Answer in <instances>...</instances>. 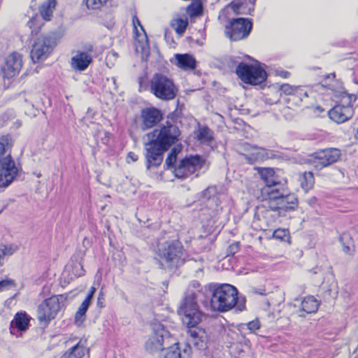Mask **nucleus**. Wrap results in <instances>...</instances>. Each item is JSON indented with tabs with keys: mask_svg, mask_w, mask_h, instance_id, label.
<instances>
[{
	"mask_svg": "<svg viewBox=\"0 0 358 358\" xmlns=\"http://www.w3.org/2000/svg\"><path fill=\"white\" fill-rule=\"evenodd\" d=\"M195 297V293H189L183 299L178 309V314L182 316V322L187 326V333L191 339L189 341L199 350H201L206 348L208 336L205 329L197 327L201 321L203 314L199 308Z\"/></svg>",
	"mask_w": 358,
	"mask_h": 358,
	"instance_id": "nucleus-1",
	"label": "nucleus"
},
{
	"mask_svg": "<svg viewBox=\"0 0 358 358\" xmlns=\"http://www.w3.org/2000/svg\"><path fill=\"white\" fill-rule=\"evenodd\" d=\"M210 308L213 311L225 313L238 303V290L229 284L214 285L210 288Z\"/></svg>",
	"mask_w": 358,
	"mask_h": 358,
	"instance_id": "nucleus-2",
	"label": "nucleus"
},
{
	"mask_svg": "<svg viewBox=\"0 0 358 358\" xmlns=\"http://www.w3.org/2000/svg\"><path fill=\"white\" fill-rule=\"evenodd\" d=\"M159 263L162 268L172 270L183 263L182 245L177 241H166L158 248Z\"/></svg>",
	"mask_w": 358,
	"mask_h": 358,
	"instance_id": "nucleus-3",
	"label": "nucleus"
},
{
	"mask_svg": "<svg viewBox=\"0 0 358 358\" xmlns=\"http://www.w3.org/2000/svg\"><path fill=\"white\" fill-rule=\"evenodd\" d=\"M259 174L265 183L262 189V194L266 199L272 201L281 196L285 195L287 191L285 185L275 175L271 168H259Z\"/></svg>",
	"mask_w": 358,
	"mask_h": 358,
	"instance_id": "nucleus-4",
	"label": "nucleus"
},
{
	"mask_svg": "<svg viewBox=\"0 0 358 358\" xmlns=\"http://www.w3.org/2000/svg\"><path fill=\"white\" fill-rule=\"evenodd\" d=\"M150 91L157 98L169 101L176 97L178 89L171 78L162 73H156L150 80Z\"/></svg>",
	"mask_w": 358,
	"mask_h": 358,
	"instance_id": "nucleus-5",
	"label": "nucleus"
},
{
	"mask_svg": "<svg viewBox=\"0 0 358 358\" xmlns=\"http://www.w3.org/2000/svg\"><path fill=\"white\" fill-rule=\"evenodd\" d=\"M180 131L178 126L167 122L160 129H155L147 134L148 140L153 141L168 150L179 140Z\"/></svg>",
	"mask_w": 358,
	"mask_h": 358,
	"instance_id": "nucleus-6",
	"label": "nucleus"
},
{
	"mask_svg": "<svg viewBox=\"0 0 358 358\" xmlns=\"http://www.w3.org/2000/svg\"><path fill=\"white\" fill-rule=\"evenodd\" d=\"M172 338L170 333L166 330L164 325L161 324H154L152 328V332L145 343V350L150 353L162 351L164 345H171Z\"/></svg>",
	"mask_w": 358,
	"mask_h": 358,
	"instance_id": "nucleus-7",
	"label": "nucleus"
},
{
	"mask_svg": "<svg viewBox=\"0 0 358 358\" xmlns=\"http://www.w3.org/2000/svg\"><path fill=\"white\" fill-rule=\"evenodd\" d=\"M236 73L245 83L254 85L262 83L267 76L266 72L263 69L243 62L238 65Z\"/></svg>",
	"mask_w": 358,
	"mask_h": 358,
	"instance_id": "nucleus-8",
	"label": "nucleus"
},
{
	"mask_svg": "<svg viewBox=\"0 0 358 358\" xmlns=\"http://www.w3.org/2000/svg\"><path fill=\"white\" fill-rule=\"evenodd\" d=\"M55 39L50 36L41 35L36 37L32 44L30 57L36 63L45 59L55 45Z\"/></svg>",
	"mask_w": 358,
	"mask_h": 358,
	"instance_id": "nucleus-9",
	"label": "nucleus"
},
{
	"mask_svg": "<svg viewBox=\"0 0 358 358\" xmlns=\"http://www.w3.org/2000/svg\"><path fill=\"white\" fill-rule=\"evenodd\" d=\"M205 165V160L199 155L189 156L182 159L173 173L176 178L185 179L196 171L201 169Z\"/></svg>",
	"mask_w": 358,
	"mask_h": 358,
	"instance_id": "nucleus-10",
	"label": "nucleus"
},
{
	"mask_svg": "<svg viewBox=\"0 0 358 358\" xmlns=\"http://www.w3.org/2000/svg\"><path fill=\"white\" fill-rule=\"evenodd\" d=\"M60 299L62 296H53L43 301L37 308V318L45 324L53 320L60 310Z\"/></svg>",
	"mask_w": 358,
	"mask_h": 358,
	"instance_id": "nucleus-11",
	"label": "nucleus"
},
{
	"mask_svg": "<svg viewBox=\"0 0 358 358\" xmlns=\"http://www.w3.org/2000/svg\"><path fill=\"white\" fill-rule=\"evenodd\" d=\"M356 97L353 94H344L341 97V103L337 104L329 110V117L337 123H343L350 119L353 115L351 103Z\"/></svg>",
	"mask_w": 358,
	"mask_h": 358,
	"instance_id": "nucleus-12",
	"label": "nucleus"
},
{
	"mask_svg": "<svg viewBox=\"0 0 358 358\" xmlns=\"http://www.w3.org/2000/svg\"><path fill=\"white\" fill-rule=\"evenodd\" d=\"M341 152L336 148L321 150L311 155L308 159V163L316 169L321 170L338 161Z\"/></svg>",
	"mask_w": 358,
	"mask_h": 358,
	"instance_id": "nucleus-13",
	"label": "nucleus"
},
{
	"mask_svg": "<svg viewBox=\"0 0 358 358\" xmlns=\"http://www.w3.org/2000/svg\"><path fill=\"white\" fill-rule=\"evenodd\" d=\"M252 27V23L248 19H233L226 27L225 34L232 41H240L248 37Z\"/></svg>",
	"mask_w": 358,
	"mask_h": 358,
	"instance_id": "nucleus-14",
	"label": "nucleus"
},
{
	"mask_svg": "<svg viewBox=\"0 0 358 358\" xmlns=\"http://www.w3.org/2000/svg\"><path fill=\"white\" fill-rule=\"evenodd\" d=\"M133 25L135 38V50L141 54L143 60L147 59L150 54V45L146 33L136 16L133 17Z\"/></svg>",
	"mask_w": 358,
	"mask_h": 358,
	"instance_id": "nucleus-15",
	"label": "nucleus"
},
{
	"mask_svg": "<svg viewBox=\"0 0 358 358\" xmlns=\"http://www.w3.org/2000/svg\"><path fill=\"white\" fill-rule=\"evenodd\" d=\"M145 146L147 169L157 168L163 161V154L166 149L150 140L145 143Z\"/></svg>",
	"mask_w": 358,
	"mask_h": 358,
	"instance_id": "nucleus-16",
	"label": "nucleus"
},
{
	"mask_svg": "<svg viewBox=\"0 0 358 358\" xmlns=\"http://www.w3.org/2000/svg\"><path fill=\"white\" fill-rule=\"evenodd\" d=\"M18 171L13 158L2 159L0 162V187H6L10 185L16 178Z\"/></svg>",
	"mask_w": 358,
	"mask_h": 358,
	"instance_id": "nucleus-17",
	"label": "nucleus"
},
{
	"mask_svg": "<svg viewBox=\"0 0 358 358\" xmlns=\"http://www.w3.org/2000/svg\"><path fill=\"white\" fill-rule=\"evenodd\" d=\"M192 348L188 343H174L162 350L159 358H191Z\"/></svg>",
	"mask_w": 358,
	"mask_h": 358,
	"instance_id": "nucleus-18",
	"label": "nucleus"
},
{
	"mask_svg": "<svg viewBox=\"0 0 358 358\" xmlns=\"http://www.w3.org/2000/svg\"><path fill=\"white\" fill-rule=\"evenodd\" d=\"M22 67V55L17 52L9 55L6 59V63L2 67L3 76L11 78L19 74Z\"/></svg>",
	"mask_w": 358,
	"mask_h": 358,
	"instance_id": "nucleus-19",
	"label": "nucleus"
},
{
	"mask_svg": "<svg viewBox=\"0 0 358 358\" xmlns=\"http://www.w3.org/2000/svg\"><path fill=\"white\" fill-rule=\"evenodd\" d=\"M245 150H248L249 152L243 154V156L250 164L273 159L276 157L275 153L273 150H267L264 148L250 146L248 145L245 148Z\"/></svg>",
	"mask_w": 358,
	"mask_h": 358,
	"instance_id": "nucleus-20",
	"label": "nucleus"
},
{
	"mask_svg": "<svg viewBox=\"0 0 358 358\" xmlns=\"http://www.w3.org/2000/svg\"><path fill=\"white\" fill-rule=\"evenodd\" d=\"M141 128L143 130L152 128L162 120V112L154 107L145 108L141 110Z\"/></svg>",
	"mask_w": 358,
	"mask_h": 358,
	"instance_id": "nucleus-21",
	"label": "nucleus"
},
{
	"mask_svg": "<svg viewBox=\"0 0 358 358\" xmlns=\"http://www.w3.org/2000/svg\"><path fill=\"white\" fill-rule=\"evenodd\" d=\"M297 199L293 194H289L288 191L286 194L276 199V201H268V207L272 210H291L295 208L296 206Z\"/></svg>",
	"mask_w": 358,
	"mask_h": 358,
	"instance_id": "nucleus-22",
	"label": "nucleus"
},
{
	"mask_svg": "<svg viewBox=\"0 0 358 358\" xmlns=\"http://www.w3.org/2000/svg\"><path fill=\"white\" fill-rule=\"evenodd\" d=\"M93 57L85 52L78 50L71 59V68L77 71H84L92 64Z\"/></svg>",
	"mask_w": 358,
	"mask_h": 358,
	"instance_id": "nucleus-23",
	"label": "nucleus"
},
{
	"mask_svg": "<svg viewBox=\"0 0 358 358\" xmlns=\"http://www.w3.org/2000/svg\"><path fill=\"white\" fill-rule=\"evenodd\" d=\"M175 64L184 71H192L197 67V62L195 57L190 54H176Z\"/></svg>",
	"mask_w": 358,
	"mask_h": 358,
	"instance_id": "nucleus-24",
	"label": "nucleus"
},
{
	"mask_svg": "<svg viewBox=\"0 0 358 358\" xmlns=\"http://www.w3.org/2000/svg\"><path fill=\"white\" fill-rule=\"evenodd\" d=\"M319 307V302L313 296H307L301 302L298 314L300 317H305L306 314L315 313Z\"/></svg>",
	"mask_w": 358,
	"mask_h": 358,
	"instance_id": "nucleus-25",
	"label": "nucleus"
},
{
	"mask_svg": "<svg viewBox=\"0 0 358 358\" xmlns=\"http://www.w3.org/2000/svg\"><path fill=\"white\" fill-rule=\"evenodd\" d=\"M89 349L82 342L67 350L63 355V358H88Z\"/></svg>",
	"mask_w": 358,
	"mask_h": 358,
	"instance_id": "nucleus-26",
	"label": "nucleus"
},
{
	"mask_svg": "<svg viewBox=\"0 0 358 358\" xmlns=\"http://www.w3.org/2000/svg\"><path fill=\"white\" fill-rule=\"evenodd\" d=\"M194 138L203 144H209L214 139V132L206 126L199 124L198 129L194 132Z\"/></svg>",
	"mask_w": 358,
	"mask_h": 358,
	"instance_id": "nucleus-27",
	"label": "nucleus"
},
{
	"mask_svg": "<svg viewBox=\"0 0 358 358\" xmlns=\"http://www.w3.org/2000/svg\"><path fill=\"white\" fill-rule=\"evenodd\" d=\"M12 146L13 141L10 136H3L0 138V162L5 158L12 159L10 151Z\"/></svg>",
	"mask_w": 358,
	"mask_h": 358,
	"instance_id": "nucleus-28",
	"label": "nucleus"
},
{
	"mask_svg": "<svg viewBox=\"0 0 358 358\" xmlns=\"http://www.w3.org/2000/svg\"><path fill=\"white\" fill-rule=\"evenodd\" d=\"M29 320L30 317L26 313H17L15 314L11 325L15 326L19 331H25L29 326Z\"/></svg>",
	"mask_w": 358,
	"mask_h": 358,
	"instance_id": "nucleus-29",
	"label": "nucleus"
},
{
	"mask_svg": "<svg viewBox=\"0 0 358 358\" xmlns=\"http://www.w3.org/2000/svg\"><path fill=\"white\" fill-rule=\"evenodd\" d=\"M56 6V0H48L40 8V13L45 20H50Z\"/></svg>",
	"mask_w": 358,
	"mask_h": 358,
	"instance_id": "nucleus-30",
	"label": "nucleus"
},
{
	"mask_svg": "<svg viewBox=\"0 0 358 358\" xmlns=\"http://www.w3.org/2000/svg\"><path fill=\"white\" fill-rule=\"evenodd\" d=\"M188 24L187 19L185 18H177L173 20L171 22V26L176 33L181 35L185 32Z\"/></svg>",
	"mask_w": 358,
	"mask_h": 358,
	"instance_id": "nucleus-31",
	"label": "nucleus"
},
{
	"mask_svg": "<svg viewBox=\"0 0 358 358\" xmlns=\"http://www.w3.org/2000/svg\"><path fill=\"white\" fill-rule=\"evenodd\" d=\"M301 187L308 191L313 186L315 182L313 174L311 172H306L300 178Z\"/></svg>",
	"mask_w": 358,
	"mask_h": 358,
	"instance_id": "nucleus-32",
	"label": "nucleus"
},
{
	"mask_svg": "<svg viewBox=\"0 0 358 358\" xmlns=\"http://www.w3.org/2000/svg\"><path fill=\"white\" fill-rule=\"evenodd\" d=\"M256 0H236L231 3V8L236 13H241V8L248 5L254 6Z\"/></svg>",
	"mask_w": 358,
	"mask_h": 358,
	"instance_id": "nucleus-33",
	"label": "nucleus"
},
{
	"mask_svg": "<svg viewBox=\"0 0 358 358\" xmlns=\"http://www.w3.org/2000/svg\"><path fill=\"white\" fill-rule=\"evenodd\" d=\"M108 0H83L88 9L97 10L103 6Z\"/></svg>",
	"mask_w": 358,
	"mask_h": 358,
	"instance_id": "nucleus-34",
	"label": "nucleus"
},
{
	"mask_svg": "<svg viewBox=\"0 0 358 358\" xmlns=\"http://www.w3.org/2000/svg\"><path fill=\"white\" fill-rule=\"evenodd\" d=\"M18 250V247L14 244L1 245L0 252L3 256L12 255Z\"/></svg>",
	"mask_w": 358,
	"mask_h": 358,
	"instance_id": "nucleus-35",
	"label": "nucleus"
},
{
	"mask_svg": "<svg viewBox=\"0 0 358 358\" xmlns=\"http://www.w3.org/2000/svg\"><path fill=\"white\" fill-rule=\"evenodd\" d=\"M200 289H201V285L199 282L197 281H193L190 283L189 286V289L184 297V299L186 297V296L190 293V292H193V293H195V301H196V298H197V294L199 292H200ZM197 303V301H196Z\"/></svg>",
	"mask_w": 358,
	"mask_h": 358,
	"instance_id": "nucleus-36",
	"label": "nucleus"
},
{
	"mask_svg": "<svg viewBox=\"0 0 358 358\" xmlns=\"http://www.w3.org/2000/svg\"><path fill=\"white\" fill-rule=\"evenodd\" d=\"M15 285V282L13 280L10 278L4 279L0 281V292L9 289Z\"/></svg>",
	"mask_w": 358,
	"mask_h": 358,
	"instance_id": "nucleus-37",
	"label": "nucleus"
},
{
	"mask_svg": "<svg viewBox=\"0 0 358 358\" xmlns=\"http://www.w3.org/2000/svg\"><path fill=\"white\" fill-rule=\"evenodd\" d=\"M177 157L169 153L167 158L166 159L165 164L168 169H175V164L176 162Z\"/></svg>",
	"mask_w": 358,
	"mask_h": 358,
	"instance_id": "nucleus-38",
	"label": "nucleus"
},
{
	"mask_svg": "<svg viewBox=\"0 0 358 358\" xmlns=\"http://www.w3.org/2000/svg\"><path fill=\"white\" fill-rule=\"evenodd\" d=\"M86 313L78 310L75 315V321L78 325H80L85 320Z\"/></svg>",
	"mask_w": 358,
	"mask_h": 358,
	"instance_id": "nucleus-39",
	"label": "nucleus"
},
{
	"mask_svg": "<svg viewBox=\"0 0 358 358\" xmlns=\"http://www.w3.org/2000/svg\"><path fill=\"white\" fill-rule=\"evenodd\" d=\"M239 248H240V244L238 242L233 243L227 248V255H234V254L238 252V251L239 250Z\"/></svg>",
	"mask_w": 358,
	"mask_h": 358,
	"instance_id": "nucleus-40",
	"label": "nucleus"
},
{
	"mask_svg": "<svg viewBox=\"0 0 358 358\" xmlns=\"http://www.w3.org/2000/svg\"><path fill=\"white\" fill-rule=\"evenodd\" d=\"M287 233L288 231L286 229H278L274 231L273 236L277 239L282 240L287 236Z\"/></svg>",
	"mask_w": 358,
	"mask_h": 358,
	"instance_id": "nucleus-41",
	"label": "nucleus"
},
{
	"mask_svg": "<svg viewBox=\"0 0 358 358\" xmlns=\"http://www.w3.org/2000/svg\"><path fill=\"white\" fill-rule=\"evenodd\" d=\"M248 329L251 332H255L256 330L259 329L260 328V323L259 320H255L251 322H249L247 324Z\"/></svg>",
	"mask_w": 358,
	"mask_h": 358,
	"instance_id": "nucleus-42",
	"label": "nucleus"
},
{
	"mask_svg": "<svg viewBox=\"0 0 358 358\" xmlns=\"http://www.w3.org/2000/svg\"><path fill=\"white\" fill-rule=\"evenodd\" d=\"M280 91L285 94H291L294 90L292 86L288 84H283L280 87Z\"/></svg>",
	"mask_w": 358,
	"mask_h": 358,
	"instance_id": "nucleus-43",
	"label": "nucleus"
},
{
	"mask_svg": "<svg viewBox=\"0 0 358 358\" xmlns=\"http://www.w3.org/2000/svg\"><path fill=\"white\" fill-rule=\"evenodd\" d=\"M138 159V156L135 154L134 152H130L128 153L127 157V163H131L135 162Z\"/></svg>",
	"mask_w": 358,
	"mask_h": 358,
	"instance_id": "nucleus-44",
	"label": "nucleus"
},
{
	"mask_svg": "<svg viewBox=\"0 0 358 358\" xmlns=\"http://www.w3.org/2000/svg\"><path fill=\"white\" fill-rule=\"evenodd\" d=\"M75 267L77 268V271L74 273L76 276H81L84 274L83 266L80 263L76 264Z\"/></svg>",
	"mask_w": 358,
	"mask_h": 358,
	"instance_id": "nucleus-45",
	"label": "nucleus"
},
{
	"mask_svg": "<svg viewBox=\"0 0 358 358\" xmlns=\"http://www.w3.org/2000/svg\"><path fill=\"white\" fill-rule=\"evenodd\" d=\"M202 13V8L201 6H196V7H194L193 8L192 10H191V15H194V16H197V15H199L200 14H201Z\"/></svg>",
	"mask_w": 358,
	"mask_h": 358,
	"instance_id": "nucleus-46",
	"label": "nucleus"
},
{
	"mask_svg": "<svg viewBox=\"0 0 358 358\" xmlns=\"http://www.w3.org/2000/svg\"><path fill=\"white\" fill-rule=\"evenodd\" d=\"M91 300H92V294H87L85 299L83 301V303L80 305L88 308L90 306Z\"/></svg>",
	"mask_w": 358,
	"mask_h": 358,
	"instance_id": "nucleus-47",
	"label": "nucleus"
},
{
	"mask_svg": "<svg viewBox=\"0 0 358 358\" xmlns=\"http://www.w3.org/2000/svg\"><path fill=\"white\" fill-rule=\"evenodd\" d=\"M91 300H92V294H87L85 299L83 301V303L80 305L88 308L90 306Z\"/></svg>",
	"mask_w": 358,
	"mask_h": 358,
	"instance_id": "nucleus-48",
	"label": "nucleus"
},
{
	"mask_svg": "<svg viewBox=\"0 0 358 358\" xmlns=\"http://www.w3.org/2000/svg\"><path fill=\"white\" fill-rule=\"evenodd\" d=\"M180 150H181L180 146H176L171 150L170 153L174 155L177 157V155L180 152Z\"/></svg>",
	"mask_w": 358,
	"mask_h": 358,
	"instance_id": "nucleus-49",
	"label": "nucleus"
},
{
	"mask_svg": "<svg viewBox=\"0 0 358 358\" xmlns=\"http://www.w3.org/2000/svg\"><path fill=\"white\" fill-rule=\"evenodd\" d=\"M93 51H94L93 45L91 44H88V45H85V50L83 52H87L88 54L90 55V53L92 52Z\"/></svg>",
	"mask_w": 358,
	"mask_h": 358,
	"instance_id": "nucleus-50",
	"label": "nucleus"
},
{
	"mask_svg": "<svg viewBox=\"0 0 358 358\" xmlns=\"http://www.w3.org/2000/svg\"><path fill=\"white\" fill-rule=\"evenodd\" d=\"M104 138L102 139V141L104 144H106L108 143V141H109V138H110V134L109 132H107V131H104Z\"/></svg>",
	"mask_w": 358,
	"mask_h": 358,
	"instance_id": "nucleus-51",
	"label": "nucleus"
},
{
	"mask_svg": "<svg viewBox=\"0 0 358 358\" xmlns=\"http://www.w3.org/2000/svg\"><path fill=\"white\" fill-rule=\"evenodd\" d=\"M278 75L284 78H287L289 76L290 73L288 71H281L278 73Z\"/></svg>",
	"mask_w": 358,
	"mask_h": 358,
	"instance_id": "nucleus-52",
	"label": "nucleus"
},
{
	"mask_svg": "<svg viewBox=\"0 0 358 358\" xmlns=\"http://www.w3.org/2000/svg\"><path fill=\"white\" fill-rule=\"evenodd\" d=\"M112 57L114 58H116L117 57V53H116L115 52H111L110 53L108 54V55L107 56V58L110 59Z\"/></svg>",
	"mask_w": 358,
	"mask_h": 358,
	"instance_id": "nucleus-53",
	"label": "nucleus"
},
{
	"mask_svg": "<svg viewBox=\"0 0 358 358\" xmlns=\"http://www.w3.org/2000/svg\"><path fill=\"white\" fill-rule=\"evenodd\" d=\"M87 309L88 308H87L86 307L83 306L82 305H80V307L78 308V310H80V312H85V313L87 312Z\"/></svg>",
	"mask_w": 358,
	"mask_h": 358,
	"instance_id": "nucleus-54",
	"label": "nucleus"
},
{
	"mask_svg": "<svg viewBox=\"0 0 358 358\" xmlns=\"http://www.w3.org/2000/svg\"><path fill=\"white\" fill-rule=\"evenodd\" d=\"M95 291H96L95 287H92L90 288V292L88 293V294H92V297H93V296H94V294Z\"/></svg>",
	"mask_w": 358,
	"mask_h": 358,
	"instance_id": "nucleus-55",
	"label": "nucleus"
},
{
	"mask_svg": "<svg viewBox=\"0 0 358 358\" xmlns=\"http://www.w3.org/2000/svg\"><path fill=\"white\" fill-rule=\"evenodd\" d=\"M33 24H34V21L32 20H29L27 22V26L29 27V29L32 28Z\"/></svg>",
	"mask_w": 358,
	"mask_h": 358,
	"instance_id": "nucleus-56",
	"label": "nucleus"
},
{
	"mask_svg": "<svg viewBox=\"0 0 358 358\" xmlns=\"http://www.w3.org/2000/svg\"><path fill=\"white\" fill-rule=\"evenodd\" d=\"M238 309L239 310H243L245 309V305L244 304H238Z\"/></svg>",
	"mask_w": 358,
	"mask_h": 358,
	"instance_id": "nucleus-57",
	"label": "nucleus"
},
{
	"mask_svg": "<svg viewBox=\"0 0 358 358\" xmlns=\"http://www.w3.org/2000/svg\"><path fill=\"white\" fill-rule=\"evenodd\" d=\"M343 250H344V251H345V252H349V250H350V247H348V246H345V247H344V248H343Z\"/></svg>",
	"mask_w": 358,
	"mask_h": 358,
	"instance_id": "nucleus-58",
	"label": "nucleus"
},
{
	"mask_svg": "<svg viewBox=\"0 0 358 358\" xmlns=\"http://www.w3.org/2000/svg\"><path fill=\"white\" fill-rule=\"evenodd\" d=\"M316 109L320 112H322L324 110L321 106H317Z\"/></svg>",
	"mask_w": 358,
	"mask_h": 358,
	"instance_id": "nucleus-59",
	"label": "nucleus"
},
{
	"mask_svg": "<svg viewBox=\"0 0 358 358\" xmlns=\"http://www.w3.org/2000/svg\"><path fill=\"white\" fill-rule=\"evenodd\" d=\"M31 36L34 37V31H31Z\"/></svg>",
	"mask_w": 358,
	"mask_h": 358,
	"instance_id": "nucleus-60",
	"label": "nucleus"
},
{
	"mask_svg": "<svg viewBox=\"0 0 358 358\" xmlns=\"http://www.w3.org/2000/svg\"><path fill=\"white\" fill-rule=\"evenodd\" d=\"M313 273L315 274V273H317V271H315V270H314Z\"/></svg>",
	"mask_w": 358,
	"mask_h": 358,
	"instance_id": "nucleus-61",
	"label": "nucleus"
},
{
	"mask_svg": "<svg viewBox=\"0 0 358 358\" xmlns=\"http://www.w3.org/2000/svg\"><path fill=\"white\" fill-rule=\"evenodd\" d=\"M259 294H260L261 295H264V293H262V292H259Z\"/></svg>",
	"mask_w": 358,
	"mask_h": 358,
	"instance_id": "nucleus-62",
	"label": "nucleus"
},
{
	"mask_svg": "<svg viewBox=\"0 0 358 358\" xmlns=\"http://www.w3.org/2000/svg\"><path fill=\"white\" fill-rule=\"evenodd\" d=\"M357 358H358V357H357Z\"/></svg>",
	"mask_w": 358,
	"mask_h": 358,
	"instance_id": "nucleus-63",
	"label": "nucleus"
}]
</instances>
